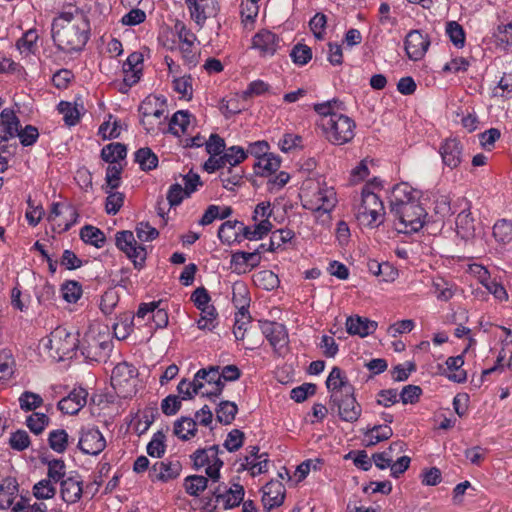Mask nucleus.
<instances>
[{"label": "nucleus", "mask_w": 512, "mask_h": 512, "mask_svg": "<svg viewBox=\"0 0 512 512\" xmlns=\"http://www.w3.org/2000/svg\"><path fill=\"white\" fill-rule=\"evenodd\" d=\"M419 192L408 183L396 184L390 196V212L398 219L396 229L400 233L419 231L425 222L427 213L419 202Z\"/></svg>", "instance_id": "nucleus-1"}, {"label": "nucleus", "mask_w": 512, "mask_h": 512, "mask_svg": "<svg viewBox=\"0 0 512 512\" xmlns=\"http://www.w3.org/2000/svg\"><path fill=\"white\" fill-rule=\"evenodd\" d=\"M90 24L85 15L63 12L52 23V38L59 50L72 53L81 51L88 39Z\"/></svg>", "instance_id": "nucleus-2"}, {"label": "nucleus", "mask_w": 512, "mask_h": 512, "mask_svg": "<svg viewBox=\"0 0 512 512\" xmlns=\"http://www.w3.org/2000/svg\"><path fill=\"white\" fill-rule=\"evenodd\" d=\"M79 343L78 334L71 333L66 328L59 326L39 341L38 348L51 359L62 361L73 357Z\"/></svg>", "instance_id": "nucleus-3"}, {"label": "nucleus", "mask_w": 512, "mask_h": 512, "mask_svg": "<svg viewBox=\"0 0 512 512\" xmlns=\"http://www.w3.org/2000/svg\"><path fill=\"white\" fill-rule=\"evenodd\" d=\"M321 126L329 142L343 145L350 142L355 136V122L344 114H332L331 117L321 119Z\"/></svg>", "instance_id": "nucleus-4"}, {"label": "nucleus", "mask_w": 512, "mask_h": 512, "mask_svg": "<svg viewBox=\"0 0 512 512\" xmlns=\"http://www.w3.org/2000/svg\"><path fill=\"white\" fill-rule=\"evenodd\" d=\"M384 205L380 197L364 188L361 193V203L357 209V219L365 225L377 226L383 222Z\"/></svg>", "instance_id": "nucleus-5"}, {"label": "nucleus", "mask_w": 512, "mask_h": 512, "mask_svg": "<svg viewBox=\"0 0 512 512\" xmlns=\"http://www.w3.org/2000/svg\"><path fill=\"white\" fill-rule=\"evenodd\" d=\"M112 349V341L108 333H96L94 330H89L85 333L81 351L82 354L93 361H100L107 357Z\"/></svg>", "instance_id": "nucleus-6"}, {"label": "nucleus", "mask_w": 512, "mask_h": 512, "mask_svg": "<svg viewBox=\"0 0 512 512\" xmlns=\"http://www.w3.org/2000/svg\"><path fill=\"white\" fill-rule=\"evenodd\" d=\"M219 446L213 445L209 448L196 450L191 456L194 467L199 469L206 467V475L213 481L217 482L220 478V469L223 461L219 458Z\"/></svg>", "instance_id": "nucleus-7"}, {"label": "nucleus", "mask_w": 512, "mask_h": 512, "mask_svg": "<svg viewBox=\"0 0 512 512\" xmlns=\"http://www.w3.org/2000/svg\"><path fill=\"white\" fill-rule=\"evenodd\" d=\"M336 203L337 197L334 188L318 184L313 192H305L303 206L315 212L329 213Z\"/></svg>", "instance_id": "nucleus-8"}, {"label": "nucleus", "mask_w": 512, "mask_h": 512, "mask_svg": "<svg viewBox=\"0 0 512 512\" xmlns=\"http://www.w3.org/2000/svg\"><path fill=\"white\" fill-rule=\"evenodd\" d=\"M116 246L133 261L134 267H143L147 252L143 245L137 244L132 231L123 230L116 233Z\"/></svg>", "instance_id": "nucleus-9"}, {"label": "nucleus", "mask_w": 512, "mask_h": 512, "mask_svg": "<svg viewBox=\"0 0 512 512\" xmlns=\"http://www.w3.org/2000/svg\"><path fill=\"white\" fill-rule=\"evenodd\" d=\"M331 409H336L341 420L349 423L356 422L362 413L361 405L357 402L354 392L343 395L334 394L330 399Z\"/></svg>", "instance_id": "nucleus-10"}, {"label": "nucleus", "mask_w": 512, "mask_h": 512, "mask_svg": "<svg viewBox=\"0 0 512 512\" xmlns=\"http://www.w3.org/2000/svg\"><path fill=\"white\" fill-rule=\"evenodd\" d=\"M106 447V440L96 427L82 428L78 448L87 455H99Z\"/></svg>", "instance_id": "nucleus-11"}, {"label": "nucleus", "mask_w": 512, "mask_h": 512, "mask_svg": "<svg viewBox=\"0 0 512 512\" xmlns=\"http://www.w3.org/2000/svg\"><path fill=\"white\" fill-rule=\"evenodd\" d=\"M191 19L200 27L219 12L217 0H185Z\"/></svg>", "instance_id": "nucleus-12"}, {"label": "nucleus", "mask_w": 512, "mask_h": 512, "mask_svg": "<svg viewBox=\"0 0 512 512\" xmlns=\"http://www.w3.org/2000/svg\"><path fill=\"white\" fill-rule=\"evenodd\" d=\"M77 210L68 204L53 203L49 221L55 222L57 232L68 231L77 221Z\"/></svg>", "instance_id": "nucleus-13"}, {"label": "nucleus", "mask_w": 512, "mask_h": 512, "mask_svg": "<svg viewBox=\"0 0 512 512\" xmlns=\"http://www.w3.org/2000/svg\"><path fill=\"white\" fill-rule=\"evenodd\" d=\"M214 495L224 510L232 509L240 505L244 499V487L238 483L231 486L220 484L214 488Z\"/></svg>", "instance_id": "nucleus-14"}, {"label": "nucleus", "mask_w": 512, "mask_h": 512, "mask_svg": "<svg viewBox=\"0 0 512 512\" xmlns=\"http://www.w3.org/2000/svg\"><path fill=\"white\" fill-rule=\"evenodd\" d=\"M259 327L274 351L280 354L281 350L288 343V334L285 326L272 321H259Z\"/></svg>", "instance_id": "nucleus-15"}, {"label": "nucleus", "mask_w": 512, "mask_h": 512, "mask_svg": "<svg viewBox=\"0 0 512 512\" xmlns=\"http://www.w3.org/2000/svg\"><path fill=\"white\" fill-rule=\"evenodd\" d=\"M430 45V40L419 30L410 31L405 39V51L409 59L413 61L421 60Z\"/></svg>", "instance_id": "nucleus-16"}, {"label": "nucleus", "mask_w": 512, "mask_h": 512, "mask_svg": "<svg viewBox=\"0 0 512 512\" xmlns=\"http://www.w3.org/2000/svg\"><path fill=\"white\" fill-rule=\"evenodd\" d=\"M439 153L443 164L450 169H455L462 162L463 145L457 138H447L440 145Z\"/></svg>", "instance_id": "nucleus-17"}, {"label": "nucleus", "mask_w": 512, "mask_h": 512, "mask_svg": "<svg viewBox=\"0 0 512 512\" xmlns=\"http://www.w3.org/2000/svg\"><path fill=\"white\" fill-rule=\"evenodd\" d=\"M215 384L213 394H221L224 388V382L220 381V367L210 366L202 368L194 375V385L203 390L206 385Z\"/></svg>", "instance_id": "nucleus-18"}, {"label": "nucleus", "mask_w": 512, "mask_h": 512, "mask_svg": "<svg viewBox=\"0 0 512 512\" xmlns=\"http://www.w3.org/2000/svg\"><path fill=\"white\" fill-rule=\"evenodd\" d=\"M285 487L280 481L271 480L263 487L262 503L266 511L283 504Z\"/></svg>", "instance_id": "nucleus-19"}, {"label": "nucleus", "mask_w": 512, "mask_h": 512, "mask_svg": "<svg viewBox=\"0 0 512 512\" xmlns=\"http://www.w3.org/2000/svg\"><path fill=\"white\" fill-rule=\"evenodd\" d=\"M326 387L330 392V399L334 394L343 395L354 391V387L349 383L345 373L337 366L333 367L329 373Z\"/></svg>", "instance_id": "nucleus-20"}, {"label": "nucleus", "mask_w": 512, "mask_h": 512, "mask_svg": "<svg viewBox=\"0 0 512 512\" xmlns=\"http://www.w3.org/2000/svg\"><path fill=\"white\" fill-rule=\"evenodd\" d=\"M88 392L84 388L74 389L58 402V409L65 414H77L87 402Z\"/></svg>", "instance_id": "nucleus-21"}, {"label": "nucleus", "mask_w": 512, "mask_h": 512, "mask_svg": "<svg viewBox=\"0 0 512 512\" xmlns=\"http://www.w3.org/2000/svg\"><path fill=\"white\" fill-rule=\"evenodd\" d=\"M83 482L79 476L66 477L60 483L61 498L67 504H74L81 499Z\"/></svg>", "instance_id": "nucleus-22"}, {"label": "nucleus", "mask_w": 512, "mask_h": 512, "mask_svg": "<svg viewBox=\"0 0 512 512\" xmlns=\"http://www.w3.org/2000/svg\"><path fill=\"white\" fill-rule=\"evenodd\" d=\"M181 464L179 461L156 462L150 471L151 478L167 482L179 476Z\"/></svg>", "instance_id": "nucleus-23"}, {"label": "nucleus", "mask_w": 512, "mask_h": 512, "mask_svg": "<svg viewBox=\"0 0 512 512\" xmlns=\"http://www.w3.org/2000/svg\"><path fill=\"white\" fill-rule=\"evenodd\" d=\"M377 328V323L358 315L350 316L346 320V330L350 335L366 337Z\"/></svg>", "instance_id": "nucleus-24"}, {"label": "nucleus", "mask_w": 512, "mask_h": 512, "mask_svg": "<svg viewBox=\"0 0 512 512\" xmlns=\"http://www.w3.org/2000/svg\"><path fill=\"white\" fill-rule=\"evenodd\" d=\"M279 46V38L268 30H262L253 37V47L263 55H273Z\"/></svg>", "instance_id": "nucleus-25"}, {"label": "nucleus", "mask_w": 512, "mask_h": 512, "mask_svg": "<svg viewBox=\"0 0 512 512\" xmlns=\"http://www.w3.org/2000/svg\"><path fill=\"white\" fill-rule=\"evenodd\" d=\"M475 221L471 215L470 208L461 211L456 218V233L463 240L473 239L475 236Z\"/></svg>", "instance_id": "nucleus-26"}, {"label": "nucleus", "mask_w": 512, "mask_h": 512, "mask_svg": "<svg viewBox=\"0 0 512 512\" xmlns=\"http://www.w3.org/2000/svg\"><path fill=\"white\" fill-rule=\"evenodd\" d=\"M0 122L4 133L2 140L8 141V139L16 137L21 125L14 110L8 108L3 109L0 113Z\"/></svg>", "instance_id": "nucleus-27"}, {"label": "nucleus", "mask_w": 512, "mask_h": 512, "mask_svg": "<svg viewBox=\"0 0 512 512\" xmlns=\"http://www.w3.org/2000/svg\"><path fill=\"white\" fill-rule=\"evenodd\" d=\"M218 237L221 242L231 245L242 241V222L226 221L222 223L218 230Z\"/></svg>", "instance_id": "nucleus-28"}, {"label": "nucleus", "mask_w": 512, "mask_h": 512, "mask_svg": "<svg viewBox=\"0 0 512 512\" xmlns=\"http://www.w3.org/2000/svg\"><path fill=\"white\" fill-rule=\"evenodd\" d=\"M392 435L393 430L389 425H374L371 428H367L363 441L367 447L374 446L379 442L390 439Z\"/></svg>", "instance_id": "nucleus-29"}, {"label": "nucleus", "mask_w": 512, "mask_h": 512, "mask_svg": "<svg viewBox=\"0 0 512 512\" xmlns=\"http://www.w3.org/2000/svg\"><path fill=\"white\" fill-rule=\"evenodd\" d=\"M173 433L183 441L190 440L197 433V422L191 417L182 416L175 421Z\"/></svg>", "instance_id": "nucleus-30"}, {"label": "nucleus", "mask_w": 512, "mask_h": 512, "mask_svg": "<svg viewBox=\"0 0 512 512\" xmlns=\"http://www.w3.org/2000/svg\"><path fill=\"white\" fill-rule=\"evenodd\" d=\"M126 155V146L119 142L110 143L101 150V158L110 165L119 164L118 161L125 159Z\"/></svg>", "instance_id": "nucleus-31"}, {"label": "nucleus", "mask_w": 512, "mask_h": 512, "mask_svg": "<svg viewBox=\"0 0 512 512\" xmlns=\"http://www.w3.org/2000/svg\"><path fill=\"white\" fill-rule=\"evenodd\" d=\"M272 223L267 219H262L254 227L245 226L242 223V240H259L266 236L272 229Z\"/></svg>", "instance_id": "nucleus-32"}, {"label": "nucleus", "mask_w": 512, "mask_h": 512, "mask_svg": "<svg viewBox=\"0 0 512 512\" xmlns=\"http://www.w3.org/2000/svg\"><path fill=\"white\" fill-rule=\"evenodd\" d=\"M463 364L464 360L461 355L449 357L446 360L447 370L449 371L447 377L449 380L456 383H463L466 381L467 374L463 369H461Z\"/></svg>", "instance_id": "nucleus-33"}, {"label": "nucleus", "mask_w": 512, "mask_h": 512, "mask_svg": "<svg viewBox=\"0 0 512 512\" xmlns=\"http://www.w3.org/2000/svg\"><path fill=\"white\" fill-rule=\"evenodd\" d=\"M280 165V157L273 153L260 157V160L255 163V167L258 169L257 173L261 176L271 175L279 169Z\"/></svg>", "instance_id": "nucleus-34"}, {"label": "nucleus", "mask_w": 512, "mask_h": 512, "mask_svg": "<svg viewBox=\"0 0 512 512\" xmlns=\"http://www.w3.org/2000/svg\"><path fill=\"white\" fill-rule=\"evenodd\" d=\"M251 317L247 307L242 306L235 315V323L233 334L237 340H243L246 333H248V325L250 324Z\"/></svg>", "instance_id": "nucleus-35"}, {"label": "nucleus", "mask_w": 512, "mask_h": 512, "mask_svg": "<svg viewBox=\"0 0 512 512\" xmlns=\"http://www.w3.org/2000/svg\"><path fill=\"white\" fill-rule=\"evenodd\" d=\"M238 406L231 401H221L216 408V419L224 425H229L235 419Z\"/></svg>", "instance_id": "nucleus-36"}, {"label": "nucleus", "mask_w": 512, "mask_h": 512, "mask_svg": "<svg viewBox=\"0 0 512 512\" xmlns=\"http://www.w3.org/2000/svg\"><path fill=\"white\" fill-rule=\"evenodd\" d=\"M191 115L187 111H177L169 121L168 130L176 136L184 134L190 124Z\"/></svg>", "instance_id": "nucleus-37"}, {"label": "nucleus", "mask_w": 512, "mask_h": 512, "mask_svg": "<svg viewBox=\"0 0 512 512\" xmlns=\"http://www.w3.org/2000/svg\"><path fill=\"white\" fill-rule=\"evenodd\" d=\"M80 237L85 243L94 245L97 248L103 247L106 242L104 233L100 229L90 225H86L81 229Z\"/></svg>", "instance_id": "nucleus-38"}, {"label": "nucleus", "mask_w": 512, "mask_h": 512, "mask_svg": "<svg viewBox=\"0 0 512 512\" xmlns=\"http://www.w3.org/2000/svg\"><path fill=\"white\" fill-rule=\"evenodd\" d=\"M134 315L132 313H124L120 319L114 323V334L119 340L126 339L133 331Z\"/></svg>", "instance_id": "nucleus-39"}, {"label": "nucleus", "mask_w": 512, "mask_h": 512, "mask_svg": "<svg viewBox=\"0 0 512 512\" xmlns=\"http://www.w3.org/2000/svg\"><path fill=\"white\" fill-rule=\"evenodd\" d=\"M42 462L47 464V480H50L53 483H61V481L65 479L64 477L66 475V466L63 460H42Z\"/></svg>", "instance_id": "nucleus-40"}, {"label": "nucleus", "mask_w": 512, "mask_h": 512, "mask_svg": "<svg viewBox=\"0 0 512 512\" xmlns=\"http://www.w3.org/2000/svg\"><path fill=\"white\" fill-rule=\"evenodd\" d=\"M493 237L502 244L512 241V221L507 219L496 221L493 226Z\"/></svg>", "instance_id": "nucleus-41"}, {"label": "nucleus", "mask_w": 512, "mask_h": 512, "mask_svg": "<svg viewBox=\"0 0 512 512\" xmlns=\"http://www.w3.org/2000/svg\"><path fill=\"white\" fill-rule=\"evenodd\" d=\"M135 161L144 171L155 169L158 165V157L148 147L140 148L135 153Z\"/></svg>", "instance_id": "nucleus-42"}, {"label": "nucleus", "mask_w": 512, "mask_h": 512, "mask_svg": "<svg viewBox=\"0 0 512 512\" xmlns=\"http://www.w3.org/2000/svg\"><path fill=\"white\" fill-rule=\"evenodd\" d=\"M220 180L225 189L233 191L236 186L243 183V170L230 167L227 172L220 174Z\"/></svg>", "instance_id": "nucleus-43"}, {"label": "nucleus", "mask_w": 512, "mask_h": 512, "mask_svg": "<svg viewBox=\"0 0 512 512\" xmlns=\"http://www.w3.org/2000/svg\"><path fill=\"white\" fill-rule=\"evenodd\" d=\"M48 443L53 451L57 453L65 452L68 445L67 432L64 429L52 430L49 433Z\"/></svg>", "instance_id": "nucleus-44"}, {"label": "nucleus", "mask_w": 512, "mask_h": 512, "mask_svg": "<svg viewBox=\"0 0 512 512\" xmlns=\"http://www.w3.org/2000/svg\"><path fill=\"white\" fill-rule=\"evenodd\" d=\"M186 492L191 496H198L208 485V479L202 475H191L185 479Z\"/></svg>", "instance_id": "nucleus-45"}, {"label": "nucleus", "mask_w": 512, "mask_h": 512, "mask_svg": "<svg viewBox=\"0 0 512 512\" xmlns=\"http://www.w3.org/2000/svg\"><path fill=\"white\" fill-rule=\"evenodd\" d=\"M134 372L135 370L132 365L126 362L119 363L112 370V382L114 385H121L123 382L133 378Z\"/></svg>", "instance_id": "nucleus-46"}, {"label": "nucleus", "mask_w": 512, "mask_h": 512, "mask_svg": "<svg viewBox=\"0 0 512 512\" xmlns=\"http://www.w3.org/2000/svg\"><path fill=\"white\" fill-rule=\"evenodd\" d=\"M50 422L49 417L44 413L34 412L26 419V425L36 435L41 434Z\"/></svg>", "instance_id": "nucleus-47"}, {"label": "nucleus", "mask_w": 512, "mask_h": 512, "mask_svg": "<svg viewBox=\"0 0 512 512\" xmlns=\"http://www.w3.org/2000/svg\"><path fill=\"white\" fill-rule=\"evenodd\" d=\"M18 400L21 410L25 412L34 411L43 404V398L31 391H24Z\"/></svg>", "instance_id": "nucleus-48"}, {"label": "nucleus", "mask_w": 512, "mask_h": 512, "mask_svg": "<svg viewBox=\"0 0 512 512\" xmlns=\"http://www.w3.org/2000/svg\"><path fill=\"white\" fill-rule=\"evenodd\" d=\"M33 495L39 500L51 499L56 495V487L50 480L42 479L33 486Z\"/></svg>", "instance_id": "nucleus-49"}, {"label": "nucleus", "mask_w": 512, "mask_h": 512, "mask_svg": "<svg viewBox=\"0 0 512 512\" xmlns=\"http://www.w3.org/2000/svg\"><path fill=\"white\" fill-rule=\"evenodd\" d=\"M58 111L63 115L64 122L69 126H74L80 119V113L76 106L70 102L61 101L58 104Z\"/></svg>", "instance_id": "nucleus-50"}, {"label": "nucleus", "mask_w": 512, "mask_h": 512, "mask_svg": "<svg viewBox=\"0 0 512 512\" xmlns=\"http://www.w3.org/2000/svg\"><path fill=\"white\" fill-rule=\"evenodd\" d=\"M254 282L265 290H273L279 284L278 276L270 270H263L254 275Z\"/></svg>", "instance_id": "nucleus-51"}, {"label": "nucleus", "mask_w": 512, "mask_h": 512, "mask_svg": "<svg viewBox=\"0 0 512 512\" xmlns=\"http://www.w3.org/2000/svg\"><path fill=\"white\" fill-rule=\"evenodd\" d=\"M290 57L296 65H306L312 59V50L305 44H296L291 52Z\"/></svg>", "instance_id": "nucleus-52"}, {"label": "nucleus", "mask_w": 512, "mask_h": 512, "mask_svg": "<svg viewBox=\"0 0 512 512\" xmlns=\"http://www.w3.org/2000/svg\"><path fill=\"white\" fill-rule=\"evenodd\" d=\"M446 33L450 41L458 48H462L465 44V32L463 27L456 21H450L446 25Z\"/></svg>", "instance_id": "nucleus-53"}, {"label": "nucleus", "mask_w": 512, "mask_h": 512, "mask_svg": "<svg viewBox=\"0 0 512 512\" xmlns=\"http://www.w3.org/2000/svg\"><path fill=\"white\" fill-rule=\"evenodd\" d=\"M62 297L69 303H76L82 295V287L77 281H67L61 286Z\"/></svg>", "instance_id": "nucleus-54"}, {"label": "nucleus", "mask_w": 512, "mask_h": 512, "mask_svg": "<svg viewBox=\"0 0 512 512\" xmlns=\"http://www.w3.org/2000/svg\"><path fill=\"white\" fill-rule=\"evenodd\" d=\"M165 435L163 432L158 431L155 433L151 441L147 445V453L151 457L160 458L165 452Z\"/></svg>", "instance_id": "nucleus-55"}, {"label": "nucleus", "mask_w": 512, "mask_h": 512, "mask_svg": "<svg viewBox=\"0 0 512 512\" xmlns=\"http://www.w3.org/2000/svg\"><path fill=\"white\" fill-rule=\"evenodd\" d=\"M432 286L437 299L440 301H448L454 296L453 286L442 278L435 279Z\"/></svg>", "instance_id": "nucleus-56"}, {"label": "nucleus", "mask_w": 512, "mask_h": 512, "mask_svg": "<svg viewBox=\"0 0 512 512\" xmlns=\"http://www.w3.org/2000/svg\"><path fill=\"white\" fill-rule=\"evenodd\" d=\"M247 158V152L239 146H232L223 154L226 164L236 168V166Z\"/></svg>", "instance_id": "nucleus-57"}, {"label": "nucleus", "mask_w": 512, "mask_h": 512, "mask_svg": "<svg viewBox=\"0 0 512 512\" xmlns=\"http://www.w3.org/2000/svg\"><path fill=\"white\" fill-rule=\"evenodd\" d=\"M30 437L25 430H17L11 433L9 445L13 450L23 451L30 446Z\"/></svg>", "instance_id": "nucleus-58"}, {"label": "nucleus", "mask_w": 512, "mask_h": 512, "mask_svg": "<svg viewBox=\"0 0 512 512\" xmlns=\"http://www.w3.org/2000/svg\"><path fill=\"white\" fill-rule=\"evenodd\" d=\"M496 44L502 48L512 45V24L499 25L494 33Z\"/></svg>", "instance_id": "nucleus-59"}, {"label": "nucleus", "mask_w": 512, "mask_h": 512, "mask_svg": "<svg viewBox=\"0 0 512 512\" xmlns=\"http://www.w3.org/2000/svg\"><path fill=\"white\" fill-rule=\"evenodd\" d=\"M28 209L26 211V219L32 226H36L44 215V209L41 204H36L31 197L27 200Z\"/></svg>", "instance_id": "nucleus-60"}, {"label": "nucleus", "mask_w": 512, "mask_h": 512, "mask_svg": "<svg viewBox=\"0 0 512 512\" xmlns=\"http://www.w3.org/2000/svg\"><path fill=\"white\" fill-rule=\"evenodd\" d=\"M342 103L334 99L320 104L314 105V110L322 116V119L331 117L332 114H339L338 110H341Z\"/></svg>", "instance_id": "nucleus-61"}, {"label": "nucleus", "mask_w": 512, "mask_h": 512, "mask_svg": "<svg viewBox=\"0 0 512 512\" xmlns=\"http://www.w3.org/2000/svg\"><path fill=\"white\" fill-rule=\"evenodd\" d=\"M181 398L176 395H168L161 402V410L166 416L175 415L182 406Z\"/></svg>", "instance_id": "nucleus-62"}, {"label": "nucleus", "mask_w": 512, "mask_h": 512, "mask_svg": "<svg viewBox=\"0 0 512 512\" xmlns=\"http://www.w3.org/2000/svg\"><path fill=\"white\" fill-rule=\"evenodd\" d=\"M243 442L244 433L239 429H233L228 433L223 445L229 452H235L242 447Z\"/></svg>", "instance_id": "nucleus-63"}, {"label": "nucleus", "mask_w": 512, "mask_h": 512, "mask_svg": "<svg viewBox=\"0 0 512 512\" xmlns=\"http://www.w3.org/2000/svg\"><path fill=\"white\" fill-rule=\"evenodd\" d=\"M135 231L138 239L142 242L152 241L159 236L158 230L152 227L148 222L138 223Z\"/></svg>", "instance_id": "nucleus-64"}]
</instances>
